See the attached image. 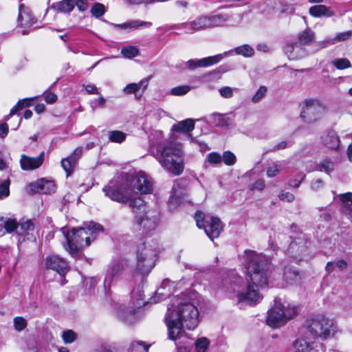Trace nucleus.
Wrapping results in <instances>:
<instances>
[{"mask_svg": "<svg viewBox=\"0 0 352 352\" xmlns=\"http://www.w3.org/2000/svg\"><path fill=\"white\" fill-rule=\"evenodd\" d=\"M156 257L155 244L146 242L140 245L137 252L136 272L142 276L147 275L155 266Z\"/></svg>", "mask_w": 352, "mask_h": 352, "instance_id": "nucleus-8", "label": "nucleus"}, {"mask_svg": "<svg viewBox=\"0 0 352 352\" xmlns=\"http://www.w3.org/2000/svg\"><path fill=\"white\" fill-rule=\"evenodd\" d=\"M76 163L74 156H69L62 160L61 165L63 168L67 173V177L73 172Z\"/></svg>", "mask_w": 352, "mask_h": 352, "instance_id": "nucleus-34", "label": "nucleus"}, {"mask_svg": "<svg viewBox=\"0 0 352 352\" xmlns=\"http://www.w3.org/2000/svg\"><path fill=\"white\" fill-rule=\"evenodd\" d=\"M221 157L224 164L227 166H232L236 163V156L231 151H225Z\"/></svg>", "mask_w": 352, "mask_h": 352, "instance_id": "nucleus-42", "label": "nucleus"}, {"mask_svg": "<svg viewBox=\"0 0 352 352\" xmlns=\"http://www.w3.org/2000/svg\"><path fill=\"white\" fill-rule=\"evenodd\" d=\"M105 7L100 3H96L91 9V14L96 18L100 17L105 13Z\"/></svg>", "mask_w": 352, "mask_h": 352, "instance_id": "nucleus-41", "label": "nucleus"}, {"mask_svg": "<svg viewBox=\"0 0 352 352\" xmlns=\"http://www.w3.org/2000/svg\"><path fill=\"white\" fill-rule=\"evenodd\" d=\"M138 49L134 46L124 47L121 50V54L126 58H132L138 56Z\"/></svg>", "mask_w": 352, "mask_h": 352, "instance_id": "nucleus-40", "label": "nucleus"}, {"mask_svg": "<svg viewBox=\"0 0 352 352\" xmlns=\"http://www.w3.org/2000/svg\"><path fill=\"white\" fill-rule=\"evenodd\" d=\"M325 105L318 99H306L301 105L300 118L306 123H314L321 119L326 112Z\"/></svg>", "mask_w": 352, "mask_h": 352, "instance_id": "nucleus-10", "label": "nucleus"}, {"mask_svg": "<svg viewBox=\"0 0 352 352\" xmlns=\"http://www.w3.org/2000/svg\"><path fill=\"white\" fill-rule=\"evenodd\" d=\"M297 314V307L285 300L275 299L273 307L268 311L267 324L272 327L285 324Z\"/></svg>", "mask_w": 352, "mask_h": 352, "instance_id": "nucleus-7", "label": "nucleus"}, {"mask_svg": "<svg viewBox=\"0 0 352 352\" xmlns=\"http://www.w3.org/2000/svg\"><path fill=\"white\" fill-rule=\"evenodd\" d=\"M149 345L142 342H134L131 344V352H148Z\"/></svg>", "mask_w": 352, "mask_h": 352, "instance_id": "nucleus-48", "label": "nucleus"}, {"mask_svg": "<svg viewBox=\"0 0 352 352\" xmlns=\"http://www.w3.org/2000/svg\"><path fill=\"white\" fill-rule=\"evenodd\" d=\"M307 329L314 338L326 340L334 336L337 327L333 322L324 316H318L307 321Z\"/></svg>", "mask_w": 352, "mask_h": 352, "instance_id": "nucleus-9", "label": "nucleus"}, {"mask_svg": "<svg viewBox=\"0 0 352 352\" xmlns=\"http://www.w3.org/2000/svg\"><path fill=\"white\" fill-rule=\"evenodd\" d=\"M148 80H149V78H144V79L140 80L138 83H136V85H138V90L142 89V91H144L148 87Z\"/></svg>", "mask_w": 352, "mask_h": 352, "instance_id": "nucleus-64", "label": "nucleus"}, {"mask_svg": "<svg viewBox=\"0 0 352 352\" xmlns=\"http://www.w3.org/2000/svg\"><path fill=\"white\" fill-rule=\"evenodd\" d=\"M125 262L124 261H117L109 265L104 281L105 286L111 287L114 280L121 274Z\"/></svg>", "mask_w": 352, "mask_h": 352, "instance_id": "nucleus-15", "label": "nucleus"}, {"mask_svg": "<svg viewBox=\"0 0 352 352\" xmlns=\"http://www.w3.org/2000/svg\"><path fill=\"white\" fill-rule=\"evenodd\" d=\"M206 160L210 164L218 165L222 162L221 155L217 152H212L207 155Z\"/></svg>", "mask_w": 352, "mask_h": 352, "instance_id": "nucleus-43", "label": "nucleus"}, {"mask_svg": "<svg viewBox=\"0 0 352 352\" xmlns=\"http://www.w3.org/2000/svg\"><path fill=\"white\" fill-rule=\"evenodd\" d=\"M190 90V87L188 85H182L173 88L170 90V94L173 96H183L186 94Z\"/></svg>", "mask_w": 352, "mask_h": 352, "instance_id": "nucleus-45", "label": "nucleus"}, {"mask_svg": "<svg viewBox=\"0 0 352 352\" xmlns=\"http://www.w3.org/2000/svg\"><path fill=\"white\" fill-rule=\"evenodd\" d=\"M184 195V190L179 188L177 184H175L173 186V192L169 199V206L170 209L176 208V207L182 203Z\"/></svg>", "mask_w": 352, "mask_h": 352, "instance_id": "nucleus-25", "label": "nucleus"}, {"mask_svg": "<svg viewBox=\"0 0 352 352\" xmlns=\"http://www.w3.org/2000/svg\"><path fill=\"white\" fill-rule=\"evenodd\" d=\"M234 52L237 55H241L246 58L252 57L254 54V50L248 44H245L234 49Z\"/></svg>", "mask_w": 352, "mask_h": 352, "instance_id": "nucleus-33", "label": "nucleus"}, {"mask_svg": "<svg viewBox=\"0 0 352 352\" xmlns=\"http://www.w3.org/2000/svg\"><path fill=\"white\" fill-rule=\"evenodd\" d=\"M12 253L9 248H0V261L8 262L11 258Z\"/></svg>", "mask_w": 352, "mask_h": 352, "instance_id": "nucleus-54", "label": "nucleus"}, {"mask_svg": "<svg viewBox=\"0 0 352 352\" xmlns=\"http://www.w3.org/2000/svg\"><path fill=\"white\" fill-rule=\"evenodd\" d=\"M265 181L263 179H259L255 182V183L252 186L251 190H262L265 188Z\"/></svg>", "mask_w": 352, "mask_h": 352, "instance_id": "nucleus-60", "label": "nucleus"}, {"mask_svg": "<svg viewBox=\"0 0 352 352\" xmlns=\"http://www.w3.org/2000/svg\"><path fill=\"white\" fill-rule=\"evenodd\" d=\"M352 36V30L338 33L333 39L332 43L336 42L344 41L349 39Z\"/></svg>", "mask_w": 352, "mask_h": 352, "instance_id": "nucleus-50", "label": "nucleus"}, {"mask_svg": "<svg viewBox=\"0 0 352 352\" xmlns=\"http://www.w3.org/2000/svg\"><path fill=\"white\" fill-rule=\"evenodd\" d=\"M221 96L225 98H230L233 96V89L230 87H223L219 90Z\"/></svg>", "mask_w": 352, "mask_h": 352, "instance_id": "nucleus-55", "label": "nucleus"}, {"mask_svg": "<svg viewBox=\"0 0 352 352\" xmlns=\"http://www.w3.org/2000/svg\"><path fill=\"white\" fill-rule=\"evenodd\" d=\"M75 5L81 12L85 11L89 7L87 0H76Z\"/></svg>", "mask_w": 352, "mask_h": 352, "instance_id": "nucleus-61", "label": "nucleus"}, {"mask_svg": "<svg viewBox=\"0 0 352 352\" xmlns=\"http://www.w3.org/2000/svg\"><path fill=\"white\" fill-rule=\"evenodd\" d=\"M228 19L229 16L226 14H203L190 21L175 25L173 28L184 30L186 34H193L207 29L221 27L226 23Z\"/></svg>", "mask_w": 352, "mask_h": 352, "instance_id": "nucleus-6", "label": "nucleus"}, {"mask_svg": "<svg viewBox=\"0 0 352 352\" xmlns=\"http://www.w3.org/2000/svg\"><path fill=\"white\" fill-rule=\"evenodd\" d=\"M135 222L142 227L145 231L154 230L157 223V216L153 212H146L140 215L136 216Z\"/></svg>", "mask_w": 352, "mask_h": 352, "instance_id": "nucleus-16", "label": "nucleus"}, {"mask_svg": "<svg viewBox=\"0 0 352 352\" xmlns=\"http://www.w3.org/2000/svg\"><path fill=\"white\" fill-rule=\"evenodd\" d=\"M210 340L206 337L198 338L195 342L197 352H205L210 345Z\"/></svg>", "mask_w": 352, "mask_h": 352, "instance_id": "nucleus-38", "label": "nucleus"}, {"mask_svg": "<svg viewBox=\"0 0 352 352\" xmlns=\"http://www.w3.org/2000/svg\"><path fill=\"white\" fill-rule=\"evenodd\" d=\"M195 219L196 221V223L198 228H204V226L206 224H204V214L198 211L195 213Z\"/></svg>", "mask_w": 352, "mask_h": 352, "instance_id": "nucleus-57", "label": "nucleus"}, {"mask_svg": "<svg viewBox=\"0 0 352 352\" xmlns=\"http://www.w3.org/2000/svg\"><path fill=\"white\" fill-rule=\"evenodd\" d=\"M314 37V32L310 29L307 28L298 36V39L300 43L307 44L311 42Z\"/></svg>", "mask_w": 352, "mask_h": 352, "instance_id": "nucleus-39", "label": "nucleus"}, {"mask_svg": "<svg viewBox=\"0 0 352 352\" xmlns=\"http://www.w3.org/2000/svg\"><path fill=\"white\" fill-rule=\"evenodd\" d=\"M278 198L281 201L292 202L294 200V195L289 192L281 191L278 195Z\"/></svg>", "mask_w": 352, "mask_h": 352, "instance_id": "nucleus-56", "label": "nucleus"}, {"mask_svg": "<svg viewBox=\"0 0 352 352\" xmlns=\"http://www.w3.org/2000/svg\"><path fill=\"white\" fill-rule=\"evenodd\" d=\"M322 186H323V182L320 179H318L315 181H313L311 183V188L316 191L322 188Z\"/></svg>", "mask_w": 352, "mask_h": 352, "instance_id": "nucleus-63", "label": "nucleus"}, {"mask_svg": "<svg viewBox=\"0 0 352 352\" xmlns=\"http://www.w3.org/2000/svg\"><path fill=\"white\" fill-rule=\"evenodd\" d=\"M284 278L289 284H296L300 283L301 276L298 272L291 267H287L284 272Z\"/></svg>", "mask_w": 352, "mask_h": 352, "instance_id": "nucleus-29", "label": "nucleus"}, {"mask_svg": "<svg viewBox=\"0 0 352 352\" xmlns=\"http://www.w3.org/2000/svg\"><path fill=\"white\" fill-rule=\"evenodd\" d=\"M151 153L161 166L169 173L179 175L183 172V151L180 144L165 140L158 143L156 151L153 149Z\"/></svg>", "mask_w": 352, "mask_h": 352, "instance_id": "nucleus-4", "label": "nucleus"}, {"mask_svg": "<svg viewBox=\"0 0 352 352\" xmlns=\"http://www.w3.org/2000/svg\"><path fill=\"white\" fill-rule=\"evenodd\" d=\"M111 25L114 28H120L122 30H126V29L133 30V29H135L140 26L148 28L151 25V23L147 22V21H132L131 22L124 23L122 24L112 23Z\"/></svg>", "mask_w": 352, "mask_h": 352, "instance_id": "nucleus-30", "label": "nucleus"}, {"mask_svg": "<svg viewBox=\"0 0 352 352\" xmlns=\"http://www.w3.org/2000/svg\"><path fill=\"white\" fill-rule=\"evenodd\" d=\"M241 263L248 276L247 285L241 287L243 278L232 272L226 280L228 292L232 293V298L240 309L246 305L253 306L261 302L263 295L260 289L269 284V264L265 256L254 251L246 250L241 257Z\"/></svg>", "mask_w": 352, "mask_h": 352, "instance_id": "nucleus-1", "label": "nucleus"}, {"mask_svg": "<svg viewBox=\"0 0 352 352\" xmlns=\"http://www.w3.org/2000/svg\"><path fill=\"white\" fill-rule=\"evenodd\" d=\"M267 90V89L265 86H261L252 96V102L253 103L258 102L265 96Z\"/></svg>", "mask_w": 352, "mask_h": 352, "instance_id": "nucleus-46", "label": "nucleus"}, {"mask_svg": "<svg viewBox=\"0 0 352 352\" xmlns=\"http://www.w3.org/2000/svg\"><path fill=\"white\" fill-rule=\"evenodd\" d=\"M305 175L303 174H300L298 175V178L291 180L289 183V186H291L293 188H298L300 185V183L304 179Z\"/></svg>", "mask_w": 352, "mask_h": 352, "instance_id": "nucleus-59", "label": "nucleus"}, {"mask_svg": "<svg viewBox=\"0 0 352 352\" xmlns=\"http://www.w3.org/2000/svg\"><path fill=\"white\" fill-rule=\"evenodd\" d=\"M36 192L50 194L55 191L56 186L52 181L41 179L30 185Z\"/></svg>", "mask_w": 352, "mask_h": 352, "instance_id": "nucleus-23", "label": "nucleus"}, {"mask_svg": "<svg viewBox=\"0 0 352 352\" xmlns=\"http://www.w3.org/2000/svg\"><path fill=\"white\" fill-rule=\"evenodd\" d=\"M175 288V283L171 282L170 280H164L162 283L161 287L158 288L155 292V296L151 298L153 302H157L162 300L164 298L169 296L173 289Z\"/></svg>", "mask_w": 352, "mask_h": 352, "instance_id": "nucleus-19", "label": "nucleus"}, {"mask_svg": "<svg viewBox=\"0 0 352 352\" xmlns=\"http://www.w3.org/2000/svg\"><path fill=\"white\" fill-rule=\"evenodd\" d=\"M14 219H5L3 217L0 216V236L3 235L5 232H13V228L14 227Z\"/></svg>", "mask_w": 352, "mask_h": 352, "instance_id": "nucleus-32", "label": "nucleus"}, {"mask_svg": "<svg viewBox=\"0 0 352 352\" xmlns=\"http://www.w3.org/2000/svg\"><path fill=\"white\" fill-rule=\"evenodd\" d=\"M139 90L138 89V85H136V83H130L128 85H126L123 89V91L126 94H135Z\"/></svg>", "mask_w": 352, "mask_h": 352, "instance_id": "nucleus-58", "label": "nucleus"}, {"mask_svg": "<svg viewBox=\"0 0 352 352\" xmlns=\"http://www.w3.org/2000/svg\"><path fill=\"white\" fill-rule=\"evenodd\" d=\"M314 344L304 338L297 339L293 344L294 352H309L314 349Z\"/></svg>", "mask_w": 352, "mask_h": 352, "instance_id": "nucleus-26", "label": "nucleus"}, {"mask_svg": "<svg viewBox=\"0 0 352 352\" xmlns=\"http://www.w3.org/2000/svg\"><path fill=\"white\" fill-rule=\"evenodd\" d=\"M45 153L41 152L37 157H30L25 154L21 155L20 166L23 170L31 171L38 168L44 162Z\"/></svg>", "mask_w": 352, "mask_h": 352, "instance_id": "nucleus-14", "label": "nucleus"}, {"mask_svg": "<svg viewBox=\"0 0 352 352\" xmlns=\"http://www.w3.org/2000/svg\"><path fill=\"white\" fill-rule=\"evenodd\" d=\"M14 227L13 228V232L15 231L16 233L19 236H23L26 237L27 239H30L29 236L30 234H32V232L34 231V226L31 220L29 219H21L19 223L14 219Z\"/></svg>", "mask_w": 352, "mask_h": 352, "instance_id": "nucleus-20", "label": "nucleus"}, {"mask_svg": "<svg viewBox=\"0 0 352 352\" xmlns=\"http://www.w3.org/2000/svg\"><path fill=\"white\" fill-rule=\"evenodd\" d=\"M323 144L331 150H337L340 146V139L334 131H329L321 138Z\"/></svg>", "mask_w": 352, "mask_h": 352, "instance_id": "nucleus-22", "label": "nucleus"}, {"mask_svg": "<svg viewBox=\"0 0 352 352\" xmlns=\"http://www.w3.org/2000/svg\"><path fill=\"white\" fill-rule=\"evenodd\" d=\"M205 223L204 230L208 236L211 239L218 237L223 230V226L220 219L211 217L206 219Z\"/></svg>", "mask_w": 352, "mask_h": 352, "instance_id": "nucleus-17", "label": "nucleus"}, {"mask_svg": "<svg viewBox=\"0 0 352 352\" xmlns=\"http://www.w3.org/2000/svg\"><path fill=\"white\" fill-rule=\"evenodd\" d=\"M285 52L291 60H298L306 56L305 50L299 44L292 43L285 47Z\"/></svg>", "mask_w": 352, "mask_h": 352, "instance_id": "nucleus-21", "label": "nucleus"}, {"mask_svg": "<svg viewBox=\"0 0 352 352\" xmlns=\"http://www.w3.org/2000/svg\"><path fill=\"white\" fill-rule=\"evenodd\" d=\"M62 338L65 344H69L76 340L77 335L74 331L67 330L63 332Z\"/></svg>", "mask_w": 352, "mask_h": 352, "instance_id": "nucleus-47", "label": "nucleus"}, {"mask_svg": "<svg viewBox=\"0 0 352 352\" xmlns=\"http://www.w3.org/2000/svg\"><path fill=\"white\" fill-rule=\"evenodd\" d=\"M152 190L151 180L142 171L122 174L103 188L106 196L118 202L128 203L133 210L144 208V201L138 196V192L148 194Z\"/></svg>", "mask_w": 352, "mask_h": 352, "instance_id": "nucleus-2", "label": "nucleus"}, {"mask_svg": "<svg viewBox=\"0 0 352 352\" xmlns=\"http://www.w3.org/2000/svg\"><path fill=\"white\" fill-rule=\"evenodd\" d=\"M333 65L338 69L349 68L351 65L347 58H336L333 60Z\"/></svg>", "mask_w": 352, "mask_h": 352, "instance_id": "nucleus-44", "label": "nucleus"}, {"mask_svg": "<svg viewBox=\"0 0 352 352\" xmlns=\"http://www.w3.org/2000/svg\"><path fill=\"white\" fill-rule=\"evenodd\" d=\"M232 51L225 52L222 54L208 56L199 60H189L184 63L182 69H195L197 67H205L213 65L220 62L224 57L230 54Z\"/></svg>", "mask_w": 352, "mask_h": 352, "instance_id": "nucleus-12", "label": "nucleus"}, {"mask_svg": "<svg viewBox=\"0 0 352 352\" xmlns=\"http://www.w3.org/2000/svg\"><path fill=\"white\" fill-rule=\"evenodd\" d=\"M173 305L168 307L165 322L168 336L175 340L184 333V328L195 329L199 324V310L193 302L178 297L173 298Z\"/></svg>", "mask_w": 352, "mask_h": 352, "instance_id": "nucleus-3", "label": "nucleus"}, {"mask_svg": "<svg viewBox=\"0 0 352 352\" xmlns=\"http://www.w3.org/2000/svg\"><path fill=\"white\" fill-rule=\"evenodd\" d=\"M57 100V96L56 94L47 92L45 94V100L50 104L54 103Z\"/></svg>", "mask_w": 352, "mask_h": 352, "instance_id": "nucleus-62", "label": "nucleus"}, {"mask_svg": "<svg viewBox=\"0 0 352 352\" xmlns=\"http://www.w3.org/2000/svg\"><path fill=\"white\" fill-rule=\"evenodd\" d=\"M75 6L74 0H63L53 6L59 12L69 13L73 10Z\"/></svg>", "mask_w": 352, "mask_h": 352, "instance_id": "nucleus-31", "label": "nucleus"}, {"mask_svg": "<svg viewBox=\"0 0 352 352\" xmlns=\"http://www.w3.org/2000/svg\"><path fill=\"white\" fill-rule=\"evenodd\" d=\"M340 200L345 205V208L352 206V192H346L338 195Z\"/></svg>", "mask_w": 352, "mask_h": 352, "instance_id": "nucleus-52", "label": "nucleus"}, {"mask_svg": "<svg viewBox=\"0 0 352 352\" xmlns=\"http://www.w3.org/2000/svg\"><path fill=\"white\" fill-rule=\"evenodd\" d=\"M102 227L95 222H89L85 227L73 228L65 234L69 253L75 256L79 250L88 246L94 241L96 234L102 232Z\"/></svg>", "mask_w": 352, "mask_h": 352, "instance_id": "nucleus-5", "label": "nucleus"}, {"mask_svg": "<svg viewBox=\"0 0 352 352\" xmlns=\"http://www.w3.org/2000/svg\"><path fill=\"white\" fill-rule=\"evenodd\" d=\"M35 23L36 19L30 9L23 4H20L19 7L18 25L23 28L21 33L23 34H28V29Z\"/></svg>", "mask_w": 352, "mask_h": 352, "instance_id": "nucleus-13", "label": "nucleus"}, {"mask_svg": "<svg viewBox=\"0 0 352 352\" xmlns=\"http://www.w3.org/2000/svg\"><path fill=\"white\" fill-rule=\"evenodd\" d=\"M210 122L218 126H228L231 123V119L218 113H213L209 116Z\"/></svg>", "mask_w": 352, "mask_h": 352, "instance_id": "nucleus-27", "label": "nucleus"}, {"mask_svg": "<svg viewBox=\"0 0 352 352\" xmlns=\"http://www.w3.org/2000/svg\"><path fill=\"white\" fill-rule=\"evenodd\" d=\"M309 13L314 17H331L335 16L336 13L330 8L324 5H316L309 8Z\"/></svg>", "mask_w": 352, "mask_h": 352, "instance_id": "nucleus-24", "label": "nucleus"}, {"mask_svg": "<svg viewBox=\"0 0 352 352\" xmlns=\"http://www.w3.org/2000/svg\"><path fill=\"white\" fill-rule=\"evenodd\" d=\"M309 244L310 242L305 235H300L290 243L287 250L288 254L296 260H304L309 254Z\"/></svg>", "mask_w": 352, "mask_h": 352, "instance_id": "nucleus-11", "label": "nucleus"}, {"mask_svg": "<svg viewBox=\"0 0 352 352\" xmlns=\"http://www.w3.org/2000/svg\"><path fill=\"white\" fill-rule=\"evenodd\" d=\"M45 265L47 268L57 272L60 275H64L68 269L67 262L56 255L47 256Z\"/></svg>", "mask_w": 352, "mask_h": 352, "instance_id": "nucleus-18", "label": "nucleus"}, {"mask_svg": "<svg viewBox=\"0 0 352 352\" xmlns=\"http://www.w3.org/2000/svg\"><path fill=\"white\" fill-rule=\"evenodd\" d=\"M30 99H23L19 100L16 104H15L10 110L9 115L6 117V120L8 117L12 116L16 113L17 111L23 109L25 107H28L30 105Z\"/></svg>", "mask_w": 352, "mask_h": 352, "instance_id": "nucleus-36", "label": "nucleus"}, {"mask_svg": "<svg viewBox=\"0 0 352 352\" xmlns=\"http://www.w3.org/2000/svg\"><path fill=\"white\" fill-rule=\"evenodd\" d=\"M10 181L8 179L4 180L0 184V199H3L9 195Z\"/></svg>", "mask_w": 352, "mask_h": 352, "instance_id": "nucleus-51", "label": "nucleus"}, {"mask_svg": "<svg viewBox=\"0 0 352 352\" xmlns=\"http://www.w3.org/2000/svg\"><path fill=\"white\" fill-rule=\"evenodd\" d=\"M280 171V166L274 163L272 166L267 168V175L269 177H274L276 176Z\"/></svg>", "mask_w": 352, "mask_h": 352, "instance_id": "nucleus-53", "label": "nucleus"}, {"mask_svg": "<svg viewBox=\"0 0 352 352\" xmlns=\"http://www.w3.org/2000/svg\"><path fill=\"white\" fill-rule=\"evenodd\" d=\"M14 329L18 331H21L27 327V321L23 317H15L14 318Z\"/></svg>", "mask_w": 352, "mask_h": 352, "instance_id": "nucleus-49", "label": "nucleus"}, {"mask_svg": "<svg viewBox=\"0 0 352 352\" xmlns=\"http://www.w3.org/2000/svg\"><path fill=\"white\" fill-rule=\"evenodd\" d=\"M195 128V123L192 119H186L173 126V131L177 132H190Z\"/></svg>", "mask_w": 352, "mask_h": 352, "instance_id": "nucleus-28", "label": "nucleus"}, {"mask_svg": "<svg viewBox=\"0 0 352 352\" xmlns=\"http://www.w3.org/2000/svg\"><path fill=\"white\" fill-rule=\"evenodd\" d=\"M316 169L329 174L333 170V163L329 159H324L322 160L320 164H317Z\"/></svg>", "mask_w": 352, "mask_h": 352, "instance_id": "nucleus-35", "label": "nucleus"}, {"mask_svg": "<svg viewBox=\"0 0 352 352\" xmlns=\"http://www.w3.org/2000/svg\"><path fill=\"white\" fill-rule=\"evenodd\" d=\"M109 139L115 143H121L126 139V134L120 131H111L109 132Z\"/></svg>", "mask_w": 352, "mask_h": 352, "instance_id": "nucleus-37", "label": "nucleus"}]
</instances>
